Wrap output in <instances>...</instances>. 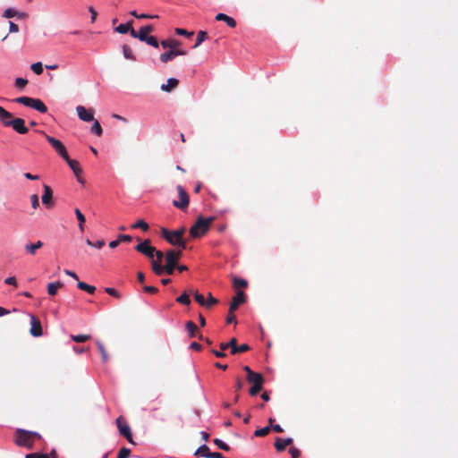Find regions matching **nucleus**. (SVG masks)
I'll list each match as a JSON object with an SVG mask.
<instances>
[{
	"label": "nucleus",
	"mask_w": 458,
	"mask_h": 458,
	"mask_svg": "<svg viewBox=\"0 0 458 458\" xmlns=\"http://www.w3.org/2000/svg\"><path fill=\"white\" fill-rule=\"evenodd\" d=\"M105 292L109 294L110 296H113L114 298H117V299H120L121 298V293L114 288H112V287H106L105 289Z\"/></svg>",
	"instance_id": "obj_46"
},
{
	"label": "nucleus",
	"mask_w": 458,
	"mask_h": 458,
	"mask_svg": "<svg viewBox=\"0 0 458 458\" xmlns=\"http://www.w3.org/2000/svg\"><path fill=\"white\" fill-rule=\"evenodd\" d=\"M27 83H28V81L23 78H17L15 80V86L19 89L24 88L27 85Z\"/></svg>",
	"instance_id": "obj_51"
},
{
	"label": "nucleus",
	"mask_w": 458,
	"mask_h": 458,
	"mask_svg": "<svg viewBox=\"0 0 458 458\" xmlns=\"http://www.w3.org/2000/svg\"><path fill=\"white\" fill-rule=\"evenodd\" d=\"M247 285H248V282L245 279L237 278V277L233 278V286L236 289L245 288V287H247Z\"/></svg>",
	"instance_id": "obj_40"
},
{
	"label": "nucleus",
	"mask_w": 458,
	"mask_h": 458,
	"mask_svg": "<svg viewBox=\"0 0 458 458\" xmlns=\"http://www.w3.org/2000/svg\"><path fill=\"white\" fill-rule=\"evenodd\" d=\"M43 195L41 197L42 203L45 205L47 208H52L55 205L54 198H53V191L50 186L44 184L43 185Z\"/></svg>",
	"instance_id": "obj_13"
},
{
	"label": "nucleus",
	"mask_w": 458,
	"mask_h": 458,
	"mask_svg": "<svg viewBox=\"0 0 458 458\" xmlns=\"http://www.w3.org/2000/svg\"><path fill=\"white\" fill-rule=\"evenodd\" d=\"M65 161L68 164V165L70 166V168L72 170V172L74 173V175L76 176L78 182L81 183H84V179L81 178V176L82 170L80 166L79 162L74 159H71L70 157H68V159H65Z\"/></svg>",
	"instance_id": "obj_16"
},
{
	"label": "nucleus",
	"mask_w": 458,
	"mask_h": 458,
	"mask_svg": "<svg viewBox=\"0 0 458 458\" xmlns=\"http://www.w3.org/2000/svg\"><path fill=\"white\" fill-rule=\"evenodd\" d=\"M211 352L217 358H225L226 356V353L222 349L217 350H211Z\"/></svg>",
	"instance_id": "obj_59"
},
{
	"label": "nucleus",
	"mask_w": 458,
	"mask_h": 458,
	"mask_svg": "<svg viewBox=\"0 0 458 458\" xmlns=\"http://www.w3.org/2000/svg\"><path fill=\"white\" fill-rule=\"evenodd\" d=\"M226 323L227 324L236 323V318H235L233 312L231 313L230 310H229V313H228L227 318H226Z\"/></svg>",
	"instance_id": "obj_61"
},
{
	"label": "nucleus",
	"mask_w": 458,
	"mask_h": 458,
	"mask_svg": "<svg viewBox=\"0 0 458 458\" xmlns=\"http://www.w3.org/2000/svg\"><path fill=\"white\" fill-rule=\"evenodd\" d=\"M9 124V127H12L20 134H26L29 131V129L25 125V121L22 118H14Z\"/></svg>",
	"instance_id": "obj_15"
},
{
	"label": "nucleus",
	"mask_w": 458,
	"mask_h": 458,
	"mask_svg": "<svg viewBox=\"0 0 458 458\" xmlns=\"http://www.w3.org/2000/svg\"><path fill=\"white\" fill-rule=\"evenodd\" d=\"M47 140L49 142V144L55 149V151L65 160L68 159L69 155L66 150L65 146L57 139L46 135Z\"/></svg>",
	"instance_id": "obj_10"
},
{
	"label": "nucleus",
	"mask_w": 458,
	"mask_h": 458,
	"mask_svg": "<svg viewBox=\"0 0 458 458\" xmlns=\"http://www.w3.org/2000/svg\"><path fill=\"white\" fill-rule=\"evenodd\" d=\"M143 42H146L147 44L157 48L159 47V43L157 39L154 36H148Z\"/></svg>",
	"instance_id": "obj_43"
},
{
	"label": "nucleus",
	"mask_w": 458,
	"mask_h": 458,
	"mask_svg": "<svg viewBox=\"0 0 458 458\" xmlns=\"http://www.w3.org/2000/svg\"><path fill=\"white\" fill-rule=\"evenodd\" d=\"M25 458H49L46 454L31 453L26 454Z\"/></svg>",
	"instance_id": "obj_53"
},
{
	"label": "nucleus",
	"mask_w": 458,
	"mask_h": 458,
	"mask_svg": "<svg viewBox=\"0 0 458 458\" xmlns=\"http://www.w3.org/2000/svg\"><path fill=\"white\" fill-rule=\"evenodd\" d=\"M182 43L177 39H165L161 41L163 48H169L170 50L175 49L180 47Z\"/></svg>",
	"instance_id": "obj_22"
},
{
	"label": "nucleus",
	"mask_w": 458,
	"mask_h": 458,
	"mask_svg": "<svg viewBox=\"0 0 458 458\" xmlns=\"http://www.w3.org/2000/svg\"><path fill=\"white\" fill-rule=\"evenodd\" d=\"M131 450L126 447H123L119 450L117 458H128L130 456Z\"/></svg>",
	"instance_id": "obj_48"
},
{
	"label": "nucleus",
	"mask_w": 458,
	"mask_h": 458,
	"mask_svg": "<svg viewBox=\"0 0 458 458\" xmlns=\"http://www.w3.org/2000/svg\"><path fill=\"white\" fill-rule=\"evenodd\" d=\"M182 250H168L165 252V260L166 264L164 266L165 272L167 275H172L174 271V269L177 267L178 261L182 258Z\"/></svg>",
	"instance_id": "obj_3"
},
{
	"label": "nucleus",
	"mask_w": 458,
	"mask_h": 458,
	"mask_svg": "<svg viewBox=\"0 0 458 458\" xmlns=\"http://www.w3.org/2000/svg\"><path fill=\"white\" fill-rule=\"evenodd\" d=\"M123 54L124 58L129 59V60H135V56L132 53V50L128 45L123 46Z\"/></svg>",
	"instance_id": "obj_34"
},
{
	"label": "nucleus",
	"mask_w": 458,
	"mask_h": 458,
	"mask_svg": "<svg viewBox=\"0 0 458 458\" xmlns=\"http://www.w3.org/2000/svg\"><path fill=\"white\" fill-rule=\"evenodd\" d=\"M293 438L288 437L285 439H282L281 437H277L275 442V448L278 452H283L285 450L286 446L293 444Z\"/></svg>",
	"instance_id": "obj_18"
},
{
	"label": "nucleus",
	"mask_w": 458,
	"mask_h": 458,
	"mask_svg": "<svg viewBox=\"0 0 458 458\" xmlns=\"http://www.w3.org/2000/svg\"><path fill=\"white\" fill-rule=\"evenodd\" d=\"M263 385H252L250 388V394L254 396L257 395L262 389Z\"/></svg>",
	"instance_id": "obj_50"
},
{
	"label": "nucleus",
	"mask_w": 458,
	"mask_h": 458,
	"mask_svg": "<svg viewBox=\"0 0 458 458\" xmlns=\"http://www.w3.org/2000/svg\"><path fill=\"white\" fill-rule=\"evenodd\" d=\"M289 453H290L292 458H299L301 455L300 450L295 447H291L289 450Z\"/></svg>",
	"instance_id": "obj_58"
},
{
	"label": "nucleus",
	"mask_w": 458,
	"mask_h": 458,
	"mask_svg": "<svg viewBox=\"0 0 458 458\" xmlns=\"http://www.w3.org/2000/svg\"><path fill=\"white\" fill-rule=\"evenodd\" d=\"M89 12L90 13V20H91V22H95L96 20H97V16H98V12L95 10V8L93 6H89Z\"/></svg>",
	"instance_id": "obj_57"
},
{
	"label": "nucleus",
	"mask_w": 458,
	"mask_h": 458,
	"mask_svg": "<svg viewBox=\"0 0 458 458\" xmlns=\"http://www.w3.org/2000/svg\"><path fill=\"white\" fill-rule=\"evenodd\" d=\"M175 33L177 35H180V36H186V37H191L193 35V32H189L187 31L186 30L184 29H181V28H177L175 29Z\"/></svg>",
	"instance_id": "obj_54"
},
{
	"label": "nucleus",
	"mask_w": 458,
	"mask_h": 458,
	"mask_svg": "<svg viewBox=\"0 0 458 458\" xmlns=\"http://www.w3.org/2000/svg\"><path fill=\"white\" fill-rule=\"evenodd\" d=\"M116 425L120 434L123 436L129 443L134 444L131 428L122 416L116 419Z\"/></svg>",
	"instance_id": "obj_8"
},
{
	"label": "nucleus",
	"mask_w": 458,
	"mask_h": 458,
	"mask_svg": "<svg viewBox=\"0 0 458 458\" xmlns=\"http://www.w3.org/2000/svg\"><path fill=\"white\" fill-rule=\"evenodd\" d=\"M176 190L178 191L179 200H174L173 204L174 207H176L182 210H184L189 206V201H190L189 195L184 191V189L182 185H177Z\"/></svg>",
	"instance_id": "obj_7"
},
{
	"label": "nucleus",
	"mask_w": 458,
	"mask_h": 458,
	"mask_svg": "<svg viewBox=\"0 0 458 458\" xmlns=\"http://www.w3.org/2000/svg\"><path fill=\"white\" fill-rule=\"evenodd\" d=\"M4 283L7 284H10V285H14V286L17 285L16 278L14 276L7 277L4 281Z\"/></svg>",
	"instance_id": "obj_63"
},
{
	"label": "nucleus",
	"mask_w": 458,
	"mask_h": 458,
	"mask_svg": "<svg viewBox=\"0 0 458 458\" xmlns=\"http://www.w3.org/2000/svg\"><path fill=\"white\" fill-rule=\"evenodd\" d=\"M17 14H18V12H16L15 10H13L12 8H8L4 11V17L13 18V17L16 16Z\"/></svg>",
	"instance_id": "obj_52"
},
{
	"label": "nucleus",
	"mask_w": 458,
	"mask_h": 458,
	"mask_svg": "<svg viewBox=\"0 0 458 458\" xmlns=\"http://www.w3.org/2000/svg\"><path fill=\"white\" fill-rule=\"evenodd\" d=\"M155 256L157 259H151V267L157 276H161L165 273V267L162 266V261L165 255L162 251L156 250Z\"/></svg>",
	"instance_id": "obj_11"
},
{
	"label": "nucleus",
	"mask_w": 458,
	"mask_h": 458,
	"mask_svg": "<svg viewBox=\"0 0 458 458\" xmlns=\"http://www.w3.org/2000/svg\"><path fill=\"white\" fill-rule=\"evenodd\" d=\"M74 213L79 221V229L82 233L84 232L85 216L79 208H75Z\"/></svg>",
	"instance_id": "obj_31"
},
{
	"label": "nucleus",
	"mask_w": 458,
	"mask_h": 458,
	"mask_svg": "<svg viewBox=\"0 0 458 458\" xmlns=\"http://www.w3.org/2000/svg\"><path fill=\"white\" fill-rule=\"evenodd\" d=\"M246 301V296H245V293L241 291V290H238L236 292V294L235 296L233 297V300L230 303V311L231 313L232 312H234L241 304L244 303Z\"/></svg>",
	"instance_id": "obj_14"
},
{
	"label": "nucleus",
	"mask_w": 458,
	"mask_h": 458,
	"mask_svg": "<svg viewBox=\"0 0 458 458\" xmlns=\"http://www.w3.org/2000/svg\"><path fill=\"white\" fill-rule=\"evenodd\" d=\"M247 381L252 385H263L264 377L260 373L255 372L253 375L246 377Z\"/></svg>",
	"instance_id": "obj_23"
},
{
	"label": "nucleus",
	"mask_w": 458,
	"mask_h": 458,
	"mask_svg": "<svg viewBox=\"0 0 458 458\" xmlns=\"http://www.w3.org/2000/svg\"><path fill=\"white\" fill-rule=\"evenodd\" d=\"M64 286V284L60 281L50 283L47 284V293L51 296H54L56 294L58 289L62 288Z\"/></svg>",
	"instance_id": "obj_25"
},
{
	"label": "nucleus",
	"mask_w": 458,
	"mask_h": 458,
	"mask_svg": "<svg viewBox=\"0 0 458 458\" xmlns=\"http://www.w3.org/2000/svg\"><path fill=\"white\" fill-rule=\"evenodd\" d=\"M218 303V300L214 298L211 293H208V300L206 301V308L209 309Z\"/></svg>",
	"instance_id": "obj_47"
},
{
	"label": "nucleus",
	"mask_w": 458,
	"mask_h": 458,
	"mask_svg": "<svg viewBox=\"0 0 458 458\" xmlns=\"http://www.w3.org/2000/svg\"><path fill=\"white\" fill-rule=\"evenodd\" d=\"M30 69L37 74L40 75L43 72V64L41 62L32 64Z\"/></svg>",
	"instance_id": "obj_42"
},
{
	"label": "nucleus",
	"mask_w": 458,
	"mask_h": 458,
	"mask_svg": "<svg viewBox=\"0 0 458 458\" xmlns=\"http://www.w3.org/2000/svg\"><path fill=\"white\" fill-rule=\"evenodd\" d=\"M195 301L201 306L206 307V300L202 294H200L199 292H195L193 293Z\"/></svg>",
	"instance_id": "obj_45"
},
{
	"label": "nucleus",
	"mask_w": 458,
	"mask_h": 458,
	"mask_svg": "<svg viewBox=\"0 0 458 458\" xmlns=\"http://www.w3.org/2000/svg\"><path fill=\"white\" fill-rule=\"evenodd\" d=\"M152 31H153V26L150 24L141 27L139 30L138 38L140 41H142L148 36V33H150Z\"/></svg>",
	"instance_id": "obj_26"
},
{
	"label": "nucleus",
	"mask_w": 458,
	"mask_h": 458,
	"mask_svg": "<svg viewBox=\"0 0 458 458\" xmlns=\"http://www.w3.org/2000/svg\"><path fill=\"white\" fill-rule=\"evenodd\" d=\"M215 217L210 216L205 218L204 216H199L196 223L190 228V234L192 238H199L207 233L209 230L210 225L214 222Z\"/></svg>",
	"instance_id": "obj_2"
},
{
	"label": "nucleus",
	"mask_w": 458,
	"mask_h": 458,
	"mask_svg": "<svg viewBox=\"0 0 458 458\" xmlns=\"http://www.w3.org/2000/svg\"><path fill=\"white\" fill-rule=\"evenodd\" d=\"M207 38H208V33L206 31H204V30L199 31L194 47H198Z\"/></svg>",
	"instance_id": "obj_39"
},
{
	"label": "nucleus",
	"mask_w": 458,
	"mask_h": 458,
	"mask_svg": "<svg viewBox=\"0 0 458 458\" xmlns=\"http://www.w3.org/2000/svg\"><path fill=\"white\" fill-rule=\"evenodd\" d=\"M40 438L41 435L39 433L22 428H17L13 436V441L18 446L24 447L29 450L32 449L34 447L35 441Z\"/></svg>",
	"instance_id": "obj_1"
},
{
	"label": "nucleus",
	"mask_w": 458,
	"mask_h": 458,
	"mask_svg": "<svg viewBox=\"0 0 458 458\" xmlns=\"http://www.w3.org/2000/svg\"><path fill=\"white\" fill-rule=\"evenodd\" d=\"M179 84V81L175 78H169L167 80V83L166 84H162L160 89L161 90L163 91H165V92H171L172 90H174Z\"/></svg>",
	"instance_id": "obj_20"
},
{
	"label": "nucleus",
	"mask_w": 458,
	"mask_h": 458,
	"mask_svg": "<svg viewBox=\"0 0 458 458\" xmlns=\"http://www.w3.org/2000/svg\"><path fill=\"white\" fill-rule=\"evenodd\" d=\"M16 103L24 105L25 106L31 107L42 114L47 112V106L39 98H33L30 97H20L15 98Z\"/></svg>",
	"instance_id": "obj_4"
},
{
	"label": "nucleus",
	"mask_w": 458,
	"mask_h": 458,
	"mask_svg": "<svg viewBox=\"0 0 458 458\" xmlns=\"http://www.w3.org/2000/svg\"><path fill=\"white\" fill-rule=\"evenodd\" d=\"M30 334L34 337H39L43 335V329L40 320L34 315H30Z\"/></svg>",
	"instance_id": "obj_12"
},
{
	"label": "nucleus",
	"mask_w": 458,
	"mask_h": 458,
	"mask_svg": "<svg viewBox=\"0 0 458 458\" xmlns=\"http://www.w3.org/2000/svg\"><path fill=\"white\" fill-rule=\"evenodd\" d=\"M270 430H271V428L269 426H267L262 428L257 429L254 432V436L258 437H266L267 435H268Z\"/></svg>",
	"instance_id": "obj_38"
},
{
	"label": "nucleus",
	"mask_w": 458,
	"mask_h": 458,
	"mask_svg": "<svg viewBox=\"0 0 458 458\" xmlns=\"http://www.w3.org/2000/svg\"><path fill=\"white\" fill-rule=\"evenodd\" d=\"M176 56V53L173 50H169L160 55L159 59L162 63L165 64L172 61Z\"/></svg>",
	"instance_id": "obj_29"
},
{
	"label": "nucleus",
	"mask_w": 458,
	"mask_h": 458,
	"mask_svg": "<svg viewBox=\"0 0 458 458\" xmlns=\"http://www.w3.org/2000/svg\"><path fill=\"white\" fill-rule=\"evenodd\" d=\"M76 111L81 120L84 122H90L94 120L92 111L87 110L83 106H78L76 107Z\"/></svg>",
	"instance_id": "obj_17"
},
{
	"label": "nucleus",
	"mask_w": 458,
	"mask_h": 458,
	"mask_svg": "<svg viewBox=\"0 0 458 458\" xmlns=\"http://www.w3.org/2000/svg\"><path fill=\"white\" fill-rule=\"evenodd\" d=\"M132 21H128L127 23H123V24H120L119 26H117L115 28V31L120 33V34H125V33H128L129 30H131V26L132 25Z\"/></svg>",
	"instance_id": "obj_32"
},
{
	"label": "nucleus",
	"mask_w": 458,
	"mask_h": 458,
	"mask_svg": "<svg viewBox=\"0 0 458 458\" xmlns=\"http://www.w3.org/2000/svg\"><path fill=\"white\" fill-rule=\"evenodd\" d=\"M216 21H225L230 28H234L236 26V21L233 18L225 14V13H218L216 15Z\"/></svg>",
	"instance_id": "obj_21"
},
{
	"label": "nucleus",
	"mask_w": 458,
	"mask_h": 458,
	"mask_svg": "<svg viewBox=\"0 0 458 458\" xmlns=\"http://www.w3.org/2000/svg\"><path fill=\"white\" fill-rule=\"evenodd\" d=\"M185 327H186V329L189 333V336L191 338L195 337V336L198 337V335H197L198 327L196 326V324L194 322H192V321L186 322Z\"/></svg>",
	"instance_id": "obj_28"
},
{
	"label": "nucleus",
	"mask_w": 458,
	"mask_h": 458,
	"mask_svg": "<svg viewBox=\"0 0 458 458\" xmlns=\"http://www.w3.org/2000/svg\"><path fill=\"white\" fill-rule=\"evenodd\" d=\"M71 338L76 343H84L91 338L89 335H72Z\"/></svg>",
	"instance_id": "obj_37"
},
{
	"label": "nucleus",
	"mask_w": 458,
	"mask_h": 458,
	"mask_svg": "<svg viewBox=\"0 0 458 458\" xmlns=\"http://www.w3.org/2000/svg\"><path fill=\"white\" fill-rule=\"evenodd\" d=\"M190 348L192 350H195V351L202 350L201 344H199V343H196V342L191 343L190 345Z\"/></svg>",
	"instance_id": "obj_64"
},
{
	"label": "nucleus",
	"mask_w": 458,
	"mask_h": 458,
	"mask_svg": "<svg viewBox=\"0 0 458 458\" xmlns=\"http://www.w3.org/2000/svg\"><path fill=\"white\" fill-rule=\"evenodd\" d=\"M214 444L220 449L224 450V451H229L230 450V447L227 444H225L224 441H222L221 439L219 438H215L213 440Z\"/></svg>",
	"instance_id": "obj_44"
},
{
	"label": "nucleus",
	"mask_w": 458,
	"mask_h": 458,
	"mask_svg": "<svg viewBox=\"0 0 458 458\" xmlns=\"http://www.w3.org/2000/svg\"><path fill=\"white\" fill-rule=\"evenodd\" d=\"M212 452H210L208 445H203L198 448L195 454H200L203 457L209 458V454H211Z\"/></svg>",
	"instance_id": "obj_33"
},
{
	"label": "nucleus",
	"mask_w": 458,
	"mask_h": 458,
	"mask_svg": "<svg viewBox=\"0 0 458 458\" xmlns=\"http://www.w3.org/2000/svg\"><path fill=\"white\" fill-rule=\"evenodd\" d=\"M43 246L41 241H38L35 243H28L25 245L26 251L30 255H35L36 251Z\"/></svg>",
	"instance_id": "obj_24"
},
{
	"label": "nucleus",
	"mask_w": 458,
	"mask_h": 458,
	"mask_svg": "<svg viewBox=\"0 0 458 458\" xmlns=\"http://www.w3.org/2000/svg\"><path fill=\"white\" fill-rule=\"evenodd\" d=\"M192 293V291L190 290L188 292H184L182 295L176 298V301L182 305H190L191 300H190V294Z\"/></svg>",
	"instance_id": "obj_27"
},
{
	"label": "nucleus",
	"mask_w": 458,
	"mask_h": 458,
	"mask_svg": "<svg viewBox=\"0 0 458 458\" xmlns=\"http://www.w3.org/2000/svg\"><path fill=\"white\" fill-rule=\"evenodd\" d=\"M31 207L37 209L39 207V199L38 194H32L30 196Z\"/></svg>",
	"instance_id": "obj_49"
},
{
	"label": "nucleus",
	"mask_w": 458,
	"mask_h": 458,
	"mask_svg": "<svg viewBox=\"0 0 458 458\" xmlns=\"http://www.w3.org/2000/svg\"><path fill=\"white\" fill-rule=\"evenodd\" d=\"M219 348L222 349L223 351H225L228 348H230L232 354L242 353L250 350V346L246 344H243L239 346V344H237V339L234 337L232 338L228 343H221L219 344Z\"/></svg>",
	"instance_id": "obj_5"
},
{
	"label": "nucleus",
	"mask_w": 458,
	"mask_h": 458,
	"mask_svg": "<svg viewBox=\"0 0 458 458\" xmlns=\"http://www.w3.org/2000/svg\"><path fill=\"white\" fill-rule=\"evenodd\" d=\"M0 119L4 126L9 127V123L14 118L10 112L6 111L3 106H0Z\"/></svg>",
	"instance_id": "obj_19"
},
{
	"label": "nucleus",
	"mask_w": 458,
	"mask_h": 458,
	"mask_svg": "<svg viewBox=\"0 0 458 458\" xmlns=\"http://www.w3.org/2000/svg\"><path fill=\"white\" fill-rule=\"evenodd\" d=\"M135 250L150 259L155 257L156 248L151 246L148 239L136 245Z\"/></svg>",
	"instance_id": "obj_9"
},
{
	"label": "nucleus",
	"mask_w": 458,
	"mask_h": 458,
	"mask_svg": "<svg viewBox=\"0 0 458 458\" xmlns=\"http://www.w3.org/2000/svg\"><path fill=\"white\" fill-rule=\"evenodd\" d=\"M98 348L101 353V358L104 362H106L108 360V354L104 346V344L100 341H97Z\"/></svg>",
	"instance_id": "obj_35"
},
{
	"label": "nucleus",
	"mask_w": 458,
	"mask_h": 458,
	"mask_svg": "<svg viewBox=\"0 0 458 458\" xmlns=\"http://www.w3.org/2000/svg\"><path fill=\"white\" fill-rule=\"evenodd\" d=\"M161 235L165 241L174 246H178L182 250H185L187 248L185 240H180V238L174 235V231H169L163 227L161 228Z\"/></svg>",
	"instance_id": "obj_6"
},
{
	"label": "nucleus",
	"mask_w": 458,
	"mask_h": 458,
	"mask_svg": "<svg viewBox=\"0 0 458 458\" xmlns=\"http://www.w3.org/2000/svg\"><path fill=\"white\" fill-rule=\"evenodd\" d=\"M77 286L79 289L89 293V294H93L96 291V287L90 284H88L84 282L78 281Z\"/></svg>",
	"instance_id": "obj_30"
},
{
	"label": "nucleus",
	"mask_w": 458,
	"mask_h": 458,
	"mask_svg": "<svg viewBox=\"0 0 458 458\" xmlns=\"http://www.w3.org/2000/svg\"><path fill=\"white\" fill-rule=\"evenodd\" d=\"M143 290L145 293H151V294L157 293L158 292V289L157 287L148 286V285H144Z\"/></svg>",
	"instance_id": "obj_55"
},
{
	"label": "nucleus",
	"mask_w": 458,
	"mask_h": 458,
	"mask_svg": "<svg viewBox=\"0 0 458 458\" xmlns=\"http://www.w3.org/2000/svg\"><path fill=\"white\" fill-rule=\"evenodd\" d=\"M9 31L11 33H15V32H18L19 31V27L16 23L13 22V21H9Z\"/></svg>",
	"instance_id": "obj_62"
},
{
	"label": "nucleus",
	"mask_w": 458,
	"mask_h": 458,
	"mask_svg": "<svg viewBox=\"0 0 458 458\" xmlns=\"http://www.w3.org/2000/svg\"><path fill=\"white\" fill-rule=\"evenodd\" d=\"M91 132L95 133L98 136L102 135L103 131H102V127H101L100 123H98V121H97V120L94 121V123L91 127Z\"/></svg>",
	"instance_id": "obj_41"
},
{
	"label": "nucleus",
	"mask_w": 458,
	"mask_h": 458,
	"mask_svg": "<svg viewBox=\"0 0 458 458\" xmlns=\"http://www.w3.org/2000/svg\"><path fill=\"white\" fill-rule=\"evenodd\" d=\"M185 227L184 226H182L181 228H179L178 230H174V235L177 236L178 238H180V240H183L182 236L183 234L185 233Z\"/></svg>",
	"instance_id": "obj_56"
},
{
	"label": "nucleus",
	"mask_w": 458,
	"mask_h": 458,
	"mask_svg": "<svg viewBox=\"0 0 458 458\" xmlns=\"http://www.w3.org/2000/svg\"><path fill=\"white\" fill-rule=\"evenodd\" d=\"M131 228H133V229L140 228L144 232H147L149 229V226L144 220L139 219L135 224H133L131 225Z\"/></svg>",
	"instance_id": "obj_36"
},
{
	"label": "nucleus",
	"mask_w": 458,
	"mask_h": 458,
	"mask_svg": "<svg viewBox=\"0 0 458 458\" xmlns=\"http://www.w3.org/2000/svg\"><path fill=\"white\" fill-rule=\"evenodd\" d=\"M131 240H132L131 236L128 235V234H120L118 236V242H130Z\"/></svg>",
	"instance_id": "obj_60"
}]
</instances>
